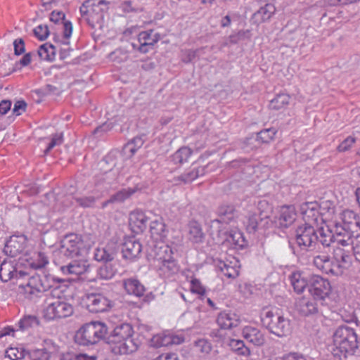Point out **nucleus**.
Here are the masks:
<instances>
[{
	"instance_id": "f704fd0d",
	"label": "nucleus",
	"mask_w": 360,
	"mask_h": 360,
	"mask_svg": "<svg viewBox=\"0 0 360 360\" xmlns=\"http://www.w3.org/2000/svg\"><path fill=\"white\" fill-rule=\"evenodd\" d=\"M241 320L236 314H226V330H232V334L236 335L241 331Z\"/></svg>"
},
{
	"instance_id": "58836bf2",
	"label": "nucleus",
	"mask_w": 360,
	"mask_h": 360,
	"mask_svg": "<svg viewBox=\"0 0 360 360\" xmlns=\"http://www.w3.org/2000/svg\"><path fill=\"white\" fill-rule=\"evenodd\" d=\"M29 265L35 269L44 268L49 260L44 253L41 252H34L28 261Z\"/></svg>"
},
{
	"instance_id": "de8ad7c7",
	"label": "nucleus",
	"mask_w": 360,
	"mask_h": 360,
	"mask_svg": "<svg viewBox=\"0 0 360 360\" xmlns=\"http://www.w3.org/2000/svg\"><path fill=\"white\" fill-rule=\"evenodd\" d=\"M217 323L219 328L212 331V336L213 338H217L216 341L219 342V343H221V345H223L224 337L225 319L222 316V314H220L219 315L217 319Z\"/></svg>"
},
{
	"instance_id": "bf43d9fd",
	"label": "nucleus",
	"mask_w": 360,
	"mask_h": 360,
	"mask_svg": "<svg viewBox=\"0 0 360 360\" xmlns=\"http://www.w3.org/2000/svg\"><path fill=\"white\" fill-rule=\"evenodd\" d=\"M191 291L193 293L203 295L205 293V288L198 279L193 278L191 281Z\"/></svg>"
},
{
	"instance_id": "a211bd4d",
	"label": "nucleus",
	"mask_w": 360,
	"mask_h": 360,
	"mask_svg": "<svg viewBox=\"0 0 360 360\" xmlns=\"http://www.w3.org/2000/svg\"><path fill=\"white\" fill-rule=\"evenodd\" d=\"M110 350L115 354H127L137 350L139 344L135 340H120L117 342L108 341Z\"/></svg>"
},
{
	"instance_id": "412c9836",
	"label": "nucleus",
	"mask_w": 360,
	"mask_h": 360,
	"mask_svg": "<svg viewBox=\"0 0 360 360\" xmlns=\"http://www.w3.org/2000/svg\"><path fill=\"white\" fill-rule=\"evenodd\" d=\"M148 218L140 210H135L130 212L129 224L131 230L135 233H141L146 230Z\"/></svg>"
},
{
	"instance_id": "c85d7f7f",
	"label": "nucleus",
	"mask_w": 360,
	"mask_h": 360,
	"mask_svg": "<svg viewBox=\"0 0 360 360\" xmlns=\"http://www.w3.org/2000/svg\"><path fill=\"white\" fill-rule=\"evenodd\" d=\"M276 8L271 4H266L253 14L252 19L257 24L269 20L275 13Z\"/></svg>"
},
{
	"instance_id": "f257e3e1",
	"label": "nucleus",
	"mask_w": 360,
	"mask_h": 360,
	"mask_svg": "<svg viewBox=\"0 0 360 360\" xmlns=\"http://www.w3.org/2000/svg\"><path fill=\"white\" fill-rule=\"evenodd\" d=\"M0 278L3 282H19L25 297L34 302L52 287L49 276L37 274L30 276L26 271L18 269L17 264L11 260L5 259L1 263Z\"/></svg>"
},
{
	"instance_id": "2f4dec72",
	"label": "nucleus",
	"mask_w": 360,
	"mask_h": 360,
	"mask_svg": "<svg viewBox=\"0 0 360 360\" xmlns=\"http://www.w3.org/2000/svg\"><path fill=\"white\" fill-rule=\"evenodd\" d=\"M116 251L111 247L106 245L103 248H96L94 253V258L98 262L108 263L113 260Z\"/></svg>"
},
{
	"instance_id": "0eeeda50",
	"label": "nucleus",
	"mask_w": 360,
	"mask_h": 360,
	"mask_svg": "<svg viewBox=\"0 0 360 360\" xmlns=\"http://www.w3.org/2000/svg\"><path fill=\"white\" fill-rule=\"evenodd\" d=\"M108 4L105 0H86L80 7L81 15L92 28L101 26Z\"/></svg>"
},
{
	"instance_id": "13d9d810",
	"label": "nucleus",
	"mask_w": 360,
	"mask_h": 360,
	"mask_svg": "<svg viewBox=\"0 0 360 360\" xmlns=\"http://www.w3.org/2000/svg\"><path fill=\"white\" fill-rule=\"evenodd\" d=\"M63 141V134L60 133V134H56L53 135L50 143H49L47 148L44 150V153L47 154L55 146L62 144Z\"/></svg>"
},
{
	"instance_id": "49530a36",
	"label": "nucleus",
	"mask_w": 360,
	"mask_h": 360,
	"mask_svg": "<svg viewBox=\"0 0 360 360\" xmlns=\"http://www.w3.org/2000/svg\"><path fill=\"white\" fill-rule=\"evenodd\" d=\"M39 321L34 315H26L18 322V326L21 330H28L39 326Z\"/></svg>"
},
{
	"instance_id": "393cba45",
	"label": "nucleus",
	"mask_w": 360,
	"mask_h": 360,
	"mask_svg": "<svg viewBox=\"0 0 360 360\" xmlns=\"http://www.w3.org/2000/svg\"><path fill=\"white\" fill-rule=\"evenodd\" d=\"M242 333L245 339L255 346H262L266 342L264 333L255 327L245 326Z\"/></svg>"
},
{
	"instance_id": "ddd939ff",
	"label": "nucleus",
	"mask_w": 360,
	"mask_h": 360,
	"mask_svg": "<svg viewBox=\"0 0 360 360\" xmlns=\"http://www.w3.org/2000/svg\"><path fill=\"white\" fill-rule=\"evenodd\" d=\"M271 223L269 216L264 211L249 212L245 222L246 230L250 233H255L259 229H268Z\"/></svg>"
},
{
	"instance_id": "cd10ccee",
	"label": "nucleus",
	"mask_w": 360,
	"mask_h": 360,
	"mask_svg": "<svg viewBox=\"0 0 360 360\" xmlns=\"http://www.w3.org/2000/svg\"><path fill=\"white\" fill-rule=\"evenodd\" d=\"M229 243L233 248H243L248 245L243 234L238 229L231 230L226 233V244Z\"/></svg>"
},
{
	"instance_id": "72a5a7b5",
	"label": "nucleus",
	"mask_w": 360,
	"mask_h": 360,
	"mask_svg": "<svg viewBox=\"0 0 360 360\" xmlns=\"http://www.w3.org/2000/svg\"><path fill=\"white\" fill-rule=\"evenodd\" d=\"M205 174V168L202 167H192L189 170L181 174L178 179L183 181L184 184L190 183L198 176H202Z\"/></svg>"
},
{
	"instance_id": "4468645a",
	"label": "nucleus",
	"mask_w": 360,
	"mask_h": 360,
	"mask_svg": "<svg viewBox=\"0 0 360 360\" xmlns=\"http://www.w3.org/2000/svg\"><path fill=\"white\" fill-rule=\"evenodd\" d=\"M86 307L91 313H102L112 307V302L101 293H91L86 296Z\"/></svg>"
},
{
	"instance_id": "4d7b16f0",
	"label": "nucleus",
	"mask_w": 360,
	"mask_h": 360,
	"mask_svg": "<svg viewBox=\"0 0 360 360\" xmlns=\"http://www.w3.org/2000/svg\"><path fill=\"white\" fill-rule=\"evenodd\" d=\"M34 35L41 41L45 40L49 34V31L47 25H39L34 30Z\"/></svg>"
},
{
	"instance_id": "79ce46f5",
	"label": "nucleus",
	"mask_w": 360,
	"mask_h": 360,
	"mask_svg": "<svg viewBox=\"0 0 360 360\" xmlns=\"http://www.w3.org/2000/svg\"><path fill=\"white\" fill-rule=\"evenodd\" d=\"M136 191H137V188L135 187H134V188L128 187V188H122L110 197V201L115 202H122L125 200L129 198Z\"/></svg>"
},
{
	"instance_id": "20e7f679",
	"label": "nucleus",
	"mask_w": 360,
	"mask_h": 360,
	"mask_svg": "<svg viewBox=\"0 0 360 360\" xmlns=\"http://www.w3.org/2000/svg\"><path fill=\"white\" fill-rule=\"evenodd\" d=\"M262 326L278 338L288 336L291 332V321L278 308L263 309L261 314Z\"/></svg>"
},
{
	"instance_id": "338daca9",
	"label": "nucleus",
	"mask_w": 360,
	"mask_h": 360,
	"mask_svg": "<svg viewBox=\"0 0 360 360\" xmlns=\"http://www.w3.org/2000/svg\"><path fill=\"white\" fill-rule=\"evenodd\" d=\"M14 52L15 55H20L25 52V43L22 39H17L13 41Z\"/></svg>"
},
{
	"instance_id": "dca6fc26",
	"label": "nucleus",
	"mask_w": 360,
	"mask_h": 360,
	"mask_svg": "<svg viewBox=\"0 0 360 360\" xmlns=\"http://www.w3.org/2000/svg\"><path fill=\"white\" fill-rule=\"evenodd\" d=\"M277 132V130L271 127L269 129H264L256 134V137H248L244 141V148H250L254 149L258 147L257 145H253L254 141L258 143H269L274 139V136Z\"/></svg>"
},
{
	"instance_id": "864d4df0",
	"label": "nucleus",
	"mask_w": 360,
	"mask_h": 360,
	"mask_svg": "<svg viewBox=\"0 0 360 360\" xmlns=\"http://www.w3.org/2000/svg\"><path fill=\"white\" fill-rule=\"evenodd\" d=\"M75 200L83 208H91L94 207L96 198L94 196H82L75 198Z\"/></svg>"
},
{
	"instance_id": "423d86ee",
	"label": "nucleus",
	"mask_w": 360,
	"mask_h": 360,
	"mask_svg": "<svg viewBox=\"0 0 360 360\" xmlns=\"http://www.w3.org/2000/svg\"><path fill=\"white\" fill-rule=\"evenodd\" d=\"M53 292L46 295L44 307L43 309L44 316L47 320L64 319L73 314V306L60 297L53 296Z\"/></svg>"
},
{
	"instance_id": "09e8293b",
	"label": "nucleus",
	"mask_w": 360,
	"mask_h": 360,
	"mask_svg": "<svg viewBox=\"0 0 360 360\" xmlns=\"http://www.w3.org/2000/svg\"><path fill=\"white\" fill-rule=\"evenodd\" d=\"M117 272L116 269L110 264H105L98 270V276L104 280L112 278Z\"/></svg>"
},
{
	"instance_id": "7c9ffc66",
	"label": "nucleus",
	"mask_w": 360,
	"mask_h": 360,
	"mask_svg": "<svg viewBox=\"0 0 360 360\" xmlns=\"http://www.w3.org/2000/svg\"><path fill=\"white\" fill-rule=\"evenodd\" d=\"M290 283L297 293H302L305 288H309V279L305 278L300 272L292 273L290 276Z\"/></svg>"
},
{
	"instance_id": "7ed1b4c3",
	"label": "nucleus",
	"mask_w": 360,
	"mask_h": 360,
	"mask_svg": "<svg viewBox=\"0 0 360 360\" xmlns=\"http://www.w3.org/2000/svg\"><path fill=\"white\" fill-rule=\"evenodd\" d=\"M149 255L156 262L160 276L168 278L179 272V265L173 257L172 249L165 241H158L153 245Z\"/></svg>"
},
{
	"instance_id": "37998d69",
	"label": "nucleus",
	"mask_w": 360,
	"mask_h": 360,
	"mask_svg": "<svg viewBox=\"0 0 360 360\" xmlns=\"http://www.w3.org/2000/svg\"><path fill=\"white\" fill-rule=\"evenodd\" d=\"M319 233L320 236L319 237L318 241L323 247H329L333 242H335V233L333 232V227L330 229H327L326 231L323 229V228H321L319 229Z\"/></svg>"
},
{
	"instance_id": "69168bd1",
	"label": "nucleus",
	"mask_w": 360,
	"mask_h": 360,
	"mask_svg": "<svg viewBox=\"0 0 360 360\" xmlns=\"http://www.w3.org/2000/svg\"><path fill=\"white\" fill-rule=\"evenodd\" d=\"M202 49H196V50H186L184 52V56L183 58V61L185 63H189L192 61L197 56H198L199 52H200Z\"/></svg>"
},
{
	"instance_id": "f03ea898",
	"label": "nucleus",
	"mask_w": 360,
	"mask_h": 360,
	"mask_svg": "<svg viewBox=\"0 0 360 360\" xmlns=\"http://www.w3.org/2000/svg\"><path fill=\"white\" fill-rule=\"evenodd\" d=\"M359 347L357 334L347 326H340L333 334L331 354L334 360H342L353 355Z\"/></svg>"
},
{
	"instance_id": "5701e85b",
	"label": "nucleus",
	"mask_w": 360,
	"mask_h": 360,
	"mask_svg": "<svg viewBox=\"0 0 360 360\" xmlns=\"http://www.w3.org/2000/svg\"><path fill=\"white\" fill-rule=\"evenodd\" d=\"M316 300L302 297L300 298L297 304L296 308L300 314L304 316H308L310 315L318 313L319 308L316 302Z\"/></svg>"
},
{
	"instance_id": "603ef678",
	"label": "nucleus",
	"mask_w": 360,
	"mask_h": 360,
	"mask_svg": "<svg viewBox=\"0 0 360 360\" xmlns=\"http://www.w3.org/2000/svg\"><path fill=\"white\" fill-rule=\"evenodd\" d=\"M24 352L22 348L11 347L6 350V356L11 360H20L24 358Z\"/></svg>"
},
{
	"instance_id": "e433bc0d",
	"label": "nucleus",
	"mask_w": 360,
	"mask_h": 360,
	"mask_svg": "<svg viewBox=\"0 0 360 360\" xmlns=\"http://www.w3.org/2000/svg\"><path fill=\"white\" fill-rule=\"evenodd\" d=\"M228 345L238 355L248 356L250 354V349L245 345L243 340L230 339Z\"/></svg>"
},
{
	"instance_id": "a18cd8bd",
	"label": "nucleus",
	"mask_w": 360,
	"mask_h": 360,
	"mask_svg": "<svg viewBox=\"0 0 360 360\" xmlns=\"http://www.w3.org/2000/svg\"><path fill=\"white\" fill-rule=\"evenodd\" d=\"M55 46L50 44L40 46L38 55L41 60L51 61L55 58Z\"/></svg>"
},
{
	"instance_id": "473e14b6",
	"label": "nucleus",
	"mask_w": 360,
	"mask_h": 360,
	"mask_svg": "<svg viewBox=\"0 0 360 360\" xmlns=\"http://www.w3.org/2000/svg\"><path fill=\"white\" fill-rule=\"evenodd\" d=\"M60 270L66 275L79 276L86 271L87 266L85 264L74 261L68 265L62 266Z\"/></svg>"
},
{
	"instance_id": "5fc2aeb1",
	"label": "nucleus",
	"mask_w": 360,
	"mask_h": 360,
	"mask_svg": "<svg viewBox=\"0 0 360 360\" xmlns=\"http://www.w3.org/2000/svg\"><path fill=\"white\" fill-rule=\"evenodd\" d=\"M32 360H49L51 354L46 349H36L30 352Z\"/></svg>"
},
{
	"instance_id": "0e129e2a",
	"label": "nucleus",
	"mask_w": 360,
	"mask_h": 360,
	"mask_svg": "<svg viewBox=\"0 0 360 360\" xmlns=\"http://www.w3.org/2000/svg\"><path fill=\"white\" fill-rule=\"evenodd\" d=\"M27 107V103L25 101H17L13 106V112L17 116L20 115L23 112L25 111Z\"/></svg>"
},
{
	"instance_id": "39448f33",
	"label": "nucleus",
	"mask_w": 360,
	"mask_h": 360,
	"mask_svg": "<svg viewBox=\"0 0 360 360\" xmlns=\"http://www.w3.org/2000/svg\"><path fill=\"white\" fill-rule=\"evenodd\" d=\"M94 244L91 235L68 234L61 240L60 252L69 257L86 255Z\"/></svg>"
},
{
	"instance_id": "6e6552de",
	"label": "nucleus",
	"mask_w": 360,
	"mask_h": 360,
	"mask_svg": "<svg viewBox=\"0 0 360 360\" xmlns=\"http://www.w3.org/2000/svg\"><path fill=\"white\" fill-rule=\"evenodd\" d=\"M107 326L98 321L84 325L75 335V341L81 345H94L104 338L107 334Z\"/></svg>"
},
{
	"instance_id": "774afa93",
	"label": "nucleus",
	"mask_w": 360,
	"mask_h": 360,
	"mask_svg": "<svg viewBox=\"0 0 360 360\" xmlns=\"http://www.w3.org/2000/svg\"><path fill=\"white\" fill-rule=\"evenodd\" d=\"M153 360H179V359L176 354L169 352L162 354Z\"/></svg>"
},
{
	"instance_id": "1a4fd4ad",
	"label": "nucleus",
	"mask_w": 360,
	"mask_h": 360,
	"mask_svg": "<svg viewBox=\"0 0 360 360\" xmlns=\"http://www.w3.org/2000/svg\"><path fill=\"white\" fill-rule=\"evenodd\" d=\"M335 240L343 247L352 245L353 238L360 237V221H347L345 219L342 224L336 223L333 226Z\"/></svg>"
},
{
	"instance_id": "bb28decb",
	"label": "nucleus",
	"mask_w": 360,
	"mask_h": 360,
	"mask_svg": "<svg viewBox=\"0 0 360 360\" xmlns=\"http://www.w3.org/2000/svg\"><path fill=\"white\" fill-rule=\"evenodd\" d=\"M295 219L296 212L293 206H284L281 207L280 216L278 219L281 227H288L295 221Z\"/></svg>"
},
{
	"instance_id": "c756f323",
	"label": "nucleus",
	"mask_w": 360,
	"mask_h": 360,
	"mask_svg": "<svg viewBox=\"0 0 360 360\" xmlns=\"http://www.w3.org/2000/svg\"><path fill=\"white\" fill-rule=\"evenodd\" d=\"M188 239L195 243L202 242L205 234L202 231L201 225L196 221H191L188 224Z\"/></svg>"
},
{
	"instance_id": "9b49d317",
	"label": "nucleus",
	"mask_w": 360,
	"mask_h": 360,
	"mask_svg": "<svg viewBox=\"0 0 360 360\" xmlns=\"http://www.w3.org/2000/svg\"><path fill=\"white\" fill-rule=\"evenodd\" d=\"M309 292L314 300L323 301L331 292V286L327 279L318 275L309 278Z\"/></svg>"
},
{
	"instance_id": "aec40b11",
	"label": "nucleus",
	"mask_w": 360,
	"mask_h": 360,
	"mask_svg": "<svg viewBox=\"0 0 360 360\" xmlns=\"http://www.w3.org/2000/svg\"><path fill=\"white\" fill-rule=\"evenodd\" d=\"M150 233L152 238L154 240L153 243L150 245V250L153 245L158 241H164V238L167 236L166 226L162 217H155L150 223Z\"/></svg>"
},
{
	"instance_id": "c9c22d12",
	"label": "nucleus",
	"mask_w": 360,
	"mask_h": 360,
	"mask_svg": "<svg viewBox=\"0 0 360 360\" xmlns=\"http://www.w3.org/2000/svg\"><path fill=\"white\" fill-rule=\"evenodd\" d=\"M221 219H216L211 221V229L212 234L216 233L220 238L219 243L224 244L225 243V226L223 221V216L220 217Z\"/></svg>"
},
{
	"instance_id": "a19ab883",
	"label": "nucleus",
	"mask_w": 360,
	"mask_h": 360,
	"mask_svg": "<svg viewBox=\"0 0 360 360\" xmlns=\"http://www.w3.org/2000/svg\"><path fill=\"white\" fill-rule=\"evenodd\" d=\"M192 150L186 146H184L177 150L172 156V160L175 164H183L188 161Z\"/></svg>"
},
{
	"instance_id": "f3484780",
	"label": "nucleus",
	"mask_w": 360,
	"mask_h": 360,
	"mask_svg": "<svg viewBox=\"0 0 360 360\" xmlns=\"http://www.w3.org/2000/svg\"><path fill=\"white\" fill-rule=\"evenodd\" d=\"M160 39V34L155 32L153 30L143 31L138 36V41L140 44L139 50L146 53Z\"/></svg>"
},
{
	"instance_id": "2eb2a0df",
	"label": "nucleus",
	"mask_w": 360,
	"mask_h": 360,
	"mask_svg": "<svg viewBox=\"0 0 360 360\" xmlns=\"http://www.w3.org/2000/svg\"><path fill=\"white\" fill-rule=\"evenodd\" d=\"M27 239L24 235L12 236L6 241L4 252L11 257H16L22 253L27 247Z\"/></svg>"
},
{
	"instance_id": "4be33fe9",
	"label": "nucleus",
	"mask_w": 360,
	"mask_h": 360,
	"mask_svg": "<svg viewBox=\"0 0 360 360\" xmlns=\"http://www.w3.org/2000/svg\"><path fill=\"white\" fill-rule=\"evenodd\" d=\"M304 224H315L319 217V205L316 202H307L300 207Z\"/></svg>"
},
{
	"instance_id": "b1692460",
	"label": "nucleus",
	"mask_w": 360,
	"mask_h": 360,
	"mask_svg": "<svg viewBox=\"0 0 360 360\" xmlns=\"http://www.w3.org/2000/svg\"><path fill=\"white\" fill-rule=\"evenodd\" d=\"M133 328L129 323H122L116 326L110 337L108 341L118 342L120 340H134L133 338Z\"/></svg>"
},
{
	"instance_id": "ea45409f",
	"label": "nucleus",
	"mask_w": 360,
	"mask_h": 360,
	"mask_svg": "<svg viewBox=\"0 0 360 360\" xmlns=\"http://www.w3.org/2000/svg\"><path fill=\"white\" fill-rule=\"evenodd\" d=\"M333 259L337 261L343 269H346L351 264V257L344 249L337 248L334 250Z\"/></svg>"
},
{
	"instance_id": "a878e982",
	"label": "nucleus",
	"mask_w": 360,
	"mask_h": 360,
	"mask_svg": "<svg viewBox=\"0 0 360 360\" xmlns=\"http://www.w3.org/2000/svg\"><path fill=\"white\" fill-rule=\"evenodd\" d=\"M123 286L129 295L136 297H141L144 295L146 288L144 285L136 278H129L123 281Z\"/></svg>"
},
{
	"instance_id": "6ab92c4d",
	"label": "nucleus",
	"mask_w": 360,
	"mask_h": 360,
	"mask_svg": "<svg viewBox=\"0 0 360 360\" xmlns=\"http://www.w3.org/2000/svg\"><path fill=\"white\" fill-rule=\"evenodd\" d=\"M141 250L140 242L135 237H129L124 240L122 252L124 258L132 260L141 254Z\"/></svg>"
},
{
	"instance_id": "3c124183",
	"label": "nucleus",
	"mask_w": 360,
	"mask_h": 360,
	"mask_svg": "<svg viewBox=\"0 0 360 360\" xmlns=\"http://www.w3.org/2000/svg\"><path fill=\"white\" fill-rule=\"evenodd\" d=\"M250 37L251 34L249 30H240L237 33L232 34L229 36V41L231 44H238L246 39H250Z\"/></svg>"
},
{
	"instance_id": "c03bdc74",
	"label": "nucleus",
	"mask_w": 360,
	"mask_h": 360,
	"mask_svg": "<svg viewBox=\"0 0 360 360\" xmlns=\"http://www.w3.org/2000/svg\"><path fill=\"white\" fill-rule=\"evenodd\" d=\"M289 101L290 96L288 94H278L270 101L269 108L276 110L283 109L289 104Z\"/></svg>"
},
{
	"instance_id": "680f3d73",
	"label": "nucleus",
	"mask_w": 360,
	"mask_h": 360,
	"mask_svg": "<svg viewBox=\"0 0 360 360\" xmlns=\"http://www.w3.org/2000/svg\"><path fill=\"white\" fill-rule=\"evenodd\" d=\"M355 141V138L351 136H348L338 146V151L345 152L348 150Z\"/></svg>"
},
{
	"instance_id": "9d476101",
	"label": "nucleus",
	"mask_w": 360,
	"mask_h": 360,
	"mask_svg": "<svg viewBox=\"0 0 360 360\" xmlns=\"http://www.w3.org/2000/svg\"><path fill=\"white\" fill-rule=\"evenodd\" d=\"M318 240L317 231L311 224H304L295 230V241L302 250H308L314 248Z\"/></svg>"
},
{
	"instance_id": "052dcab7",
	"label": "nucleus",
	"mask_w": 360,
	"mask_h": 360,
	"mask_svg": "<svg viewBox=\"0 0 360 360\" xmlns=\"http://www.w3.org/2000/svg\"><path fill=\"white\" fill-rule=\"evenodd\" d=\"M195 346L196 349L202 353L208 354L211 350V345L210 342L205 339L196 341Z\"/></svg>"
},
{
	"instance_id": "f8f14e48",
	"label": "nucleus",
	"mask_w": 360,
	"mask_h": 360,
	"mask_svg": "<svg viewBox=\"0 0 360 360\" xmlns=\"http://www.w3.org/2000/svg\"><path fill=\"white\" fill-rule=\"evenodd\" d=\"M313 263L315 266L326 274L340 276L344 269L337 261L331 260L328 254L322 253L314 257Z\"/></svg>"
},
{
	"instance_id": "6e6d98bb",
	"label": "nucleus",
	"mask_w": 360,
	"mask_h": 360,
	"mask_svg": "<svg viewBox=\"0 0 360 360\" xmlns=\"http://www.w3.org/2000/svg\"><path fill=\"white\" fill-rule=\"evenodd\" d=\"M60 360H96L95 356H89L85 354H75L73 353L63 354Z\"/></svg>"
},
{
	"instance_id": "e2e57ef3",
	"label": "nucleus",
	"mask_w": 360,
	"mask_h": 360,
	"mask_svg": "<svg viewBox=\"0 0 360 360\" xmlns=\"http://www.w3.org/2000/svg\"><path fill=\"white\" fill-rule=\"evenodd\" d=\"M135 144L139 145V147L142 144L141 139H140V138L134 139L131 142L127 143L124 146V150L129 151L131 155H134L137 150V148L135 147Z\"/></svg>"
},
{
	"instance_id": "8fccbe9b",
	"label": "nucleus",
	"mask_w": 360,
	"mask_h": 360,
	"mask_svg": "<svg viewBox=\"0 0 360 360\" xmlns=\"http://www.w3.org/2000/svg\"><path fill=\"white\" fill-rule=\"evenodd\" d=\"M170 333L164 332L162 333L154 335L152 338V342L155 347H165L170 345Z\"/></svg>"
},
{
	"instance_id": "4c0bfd02",
	"label": "nucleus",
	"mask_w": 360,
	"mask_h": 360,
	"mask_svg": "<svg viewBox=\"0 0 360 360\" xmlns=\"http://www.w3.org/2000/svg\"><path fill=\"white\" fill-rule=\"evenodd\" d=\"M226 278H235L238 276L240 273L239 261L233 256L226 257Z\"/></svg>"
}]
</instances>
